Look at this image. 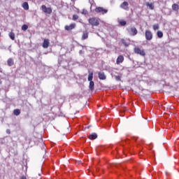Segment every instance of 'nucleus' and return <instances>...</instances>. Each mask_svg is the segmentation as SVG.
Here are the masks:
<instances>
[{
	"label": "nucleus",
	"instance_id": "obj_1",
	"mask_svg": "<svg viewBox=\"0 0 179 179\" xmlns=\"http://www.w3.org/2000/svg\"><path fill=\"white\" fill-rule=\"evenodd\" d=\"M88 22L90 24H91V26H93V27L94 26L97 27L99 26V24H100V20H99V19L94 17L89 18Z\"/></svg>",
	"mask_w": 179,
	"mask_h": 179
},
{
	"label": "nucleus",
	"instance_id": "obj_2",
	"mask_svg": "<svg viewBox=\"0 0 179 179\" xmlns=\"http://www.w3.org/2000/svg\"><path fill=\"white\" fill-rule=\"evenodd\" d=\"M134 51L137 55H141V57H145L146 52L143 49H141L139 47H135Z\"/></svg>",
	"mask_w": 179,
	"mask_h": 179
},
{
	"label": "nucleus",
	"instance_id": "obj_3",
	"mask_svg": "<svg viewBox=\"0 0 179 179\" xmlns=\"http://www.w3.org/2000/svg\"><path fill=\"white\" fill-rule=\"evenodd\" d=\"M41 9L43 13H46L47 15H51L52 13V8L51 7H47L45 5H42Z\"/></svg>",
	"mask_w": 179,
	"mask_h": 179
},
{
	"label": "nucleus",
	"instance_id": "obj_4",
	"mask_svg": "<svg viewBox=\"0 0 179 179\" xmlns=\"http://www.w3.org/2000/svg\"><path fill=\"white\" fill-rule=\"evenodd\" d=\"M95 12L96 13H101V15H106V13H108V10L103 7H96L95 8Z\"/></svg>",
	"mask_w": 179,
	"mask_h": 179
},
{
	"label": "nucleus",
	"instance_id": "obj_5",
	"mask_svg": "<svg viewBox=\"0 0 179 179\" xmlns=\"http://www.w3.org/2000/svg\"><path fill=\"white\" fill-rule=\"evenodd\" d=\"M128 33H129L131 36H136L138 34V29H136V27H131L130 28H128L127 29Z\"/></svg>",
	"mask_w": 179,
	"mask_h": 179
},
{
	"label": "nucleus",
	"instance_id": "obj_6",
	"mask_svg": "<svg viewBox=\"0 0 179 179\" xmlns=\"http://www.w3.org/2000/svg\"><path fill=\"white\" fill-rule=\"evenodd\" d=\"M145 39L148 41H150V40L153 38V34L150 30H145Z\"/></svg>",
	"mask_w": 179,
	"mask_h": 179
},
{
	"label": "nucleus",
	"instance_id": "obj_7",
	"mask_svg": "<svg viewBox=\"0 0 179 179\" xmlns=\"http://www.w3.org/2000/svg\"><path fill=\"white\" fill-rule=\"evenodd\" d=\"M76 27V24L72 23L70 25H66L64 27V29L67 31H71V30H73Z\"/></svg>",
	"mask_w": 179,
	"mask_h": 179
},
{
	"label": "nucleus",
	"instance_id": "obj_8",
	"mask_svg": "<svg viewBox=\"0 0 179 179\" xmlns=\"http://www.w3.org/2000/svg\"><path fill=\"white\" fill-rule=\"evenodd\" d=\"M120 8L124 10H129V3L127 1H124L120 4Z\"/></svg>",
	"mask_w": 179,
	"mask_h": 179
},
{
	"label": "nucleus",
	"instance_id": "obj_9",
	"mask_svg": "<svg viewBox=\"0 0 179 179\" xmlns=\"http://www.w3.org/2000/svg\"><path fill=\"white\" fill-rule=\"evenodd\" d=\"M98 76H99V79H100V80H106L107 79V76H106L104 72H99L98 73Z\"/></svg>",
	"mask_w": 179,
	"mask_h": 179
},
{
	"label": "nucleus",
	"instance_id": "obj_10",
	"mask_svg": "<svg viewBox=\"0 0 179 179\" xmlns=\"http://www.w3.org/2000/svg\"><path fill=\"white\" fill-rule=\"evenodd\" d=\"M124 62V56L119 55L116 59L117 65H120V64H122Z\"/></svg>",
	"mask_w": 179,
	"mask_h": 179
},
{
	"label": "nucleus",
	"instance_id": "obj_11",
	"mask_svg": "<svg viewBox=\"0 0 179 179\" xmlns=\"http://www.w3.org/2000/svg\"><path fill=\"white\" fill-rule=\"evenodd\" d=\"M50 47V40L49 39H44L43 43V48H48Z\"/></svg>",
	"mask_w": 179,
	"mask_h": 179
},
{
	"label": "nucleus",
	"instance_id": "obj_12",
	"mask_svg": "<svg viewBox=\"0 0 179 179\" xmlns=\"http://www.w3.org/2000/svg\"><path fill=\"white\" fill-rule=\"evenodd\" d=\"M7 64H8V66H13V65H15V62L13 61V59L9 58L7 60Z\"/></svg>",
	"mask_w": 179,
	"mask_h": 179
},
{
	"label": "nucleus",
	"instance_id": "obj_13",
	"mask_svg": "<svg viewBox=\"0 0 179 179\" xmlns=\"http://www.w3.org/2000/svg\"><path fill=\"white\" fill-rule=\"evenodd\" d=\"M89 139H90L91 141H94V139H97V134L92 133L90 134Z\"/></svg>",
	"mask_w": 179,
	"mask_h": 179
},
{
	"label": "nucleus",
	"instance_id": "obj_14",
	"mask_svg": "<svg viewBox=\"0 0 179 179\" xmlns=\"http://www.w3.org/2000/svg\"><path fill=\"white\" fill-rule=\"evenodd\" d=\"M22 8L23 9H24V10H29V3L27 2H24L22 3Z\"/></svg>",
	"mask_w": 179,
	"mask_h": 179
},
{
	"label": "nucleus",
	"instance_id": "obj_15",
	"mask_svg": "<svg viewBox=\"0 0 179 179\" xmlns=\"http://www.w3.org/2000/svg\"><path fill=\"white\" fill-rule=\"evenodd\" d=\"M89 38V33L87 31L83 32L82 36V40H86Z\"/></svg>",
	"mask_w": 179,
	"mask_h": 179
},
{
	"label": "nucleus",
	"instance_id": "obj_16",
	"mask_svg": "<svg viewBox=\"0 0 179 179\" xmlns=\"http://www.w3.org/2000/svg\"><path fill=\"white\" fill-rule=\"evenodd\" d=\"M172 9H173V10L178 11V10H179V5L177 4V3H173L172 5Z\"/></svg>",
	"mask_w": 179,
	"mask_h": 179
},
{
	"label": "nucleus",
	"instance_id": "obj_17",
	"mask_svg": "<svg viewBox=\"0 0 179 179\" xmlns=\"http://www.w3.org/2000/svg\"><path fill=\"white\" fill-rule=\"evenodd\" d=\"M90 90H91L92 92L94 90V82L90 81V85H89Z\"/></svg>",
	"mask_w": 179,
	"mask_h": 179
},
{
	"label": "nucleus",
	"instance_id": "obj_18",
	"mask_svg": "<svg viewBox=\"0 0 179 179\" xmlns=\"http://www.w3.org/2000/svg\"><path fill=\"white\" fill-rule=\"evenodd\" d=\"M121 41H122V43L123 44V45H124V47H129V42H127V40L122 39Z\"/></svg>",
	"mask_w": 179,
	"mask_h": 179
},
{
	"label": "nucleus",
	"instance_id": "obj_19",
	"mask_svg": "<svg viewBox=\"0 0 179 179\" xmlns=\"http://www.w3.org/2000/svg\"><path fill=\"white\" fill-rule=\"evenodd\" d=\"M88 80L89 82H93V73H90L88 75Z\"/></svg>",
	"mask_w": 179,
	"mask_h": 179
},
{
	"label": "nucleus",
	"instance_id": "obj_20",
	"mask_svg": "<svg viewBox=\"0 0 179 179\" xmlns=\"http://www.w3.org/2000/svg\"><path fill=\"white\" fill-rule=\"evenodd\" d=\"M14 115H20V109H15L13 110Z\"/></svg>",
	"mask_w": 179,
	"mask_h": 179
},
{
	"label": "nucleus",
	"instance_id": "obj_21",
	"mask_svg": "<svg viewBox=\"0 0 179 179\" xmlns=\"http://www.w3.org/2000/svg\"><path fill=\"white\" fill-rule=\"evenodd\" d=\"M157 37H158L159 38H162V37H163V31H158L157 32Z\"/></svg>",
	"mask_w": 179,
	"mask_h": 179
},
{
	"label": "nucleus",
	"instance_id": "obj_22",
	"mask_svg": "<svg viewBox=\"0 0 179 179\" xmlns=\"http://www.w3.org/2000/svg\"><path fill=\"white\" fill-rule=\"evenodd\" d=\"M153 30L155 31H156V30H159V29L160 28L159 24H155L152 26Z\"/></svg>",
	"mask_w": 179,
	"mask_h": 179
},
{
	"label": "nucleus",
	"instance_id": "obj_23",
	"mask_svg": "<svg viewBox=\"0 0 179 179\" xmlns=\"http://www.w3.org/2000/svg\"><path fill=\"white\" fill-rule=\"evenodd\" d=\"M146 5H147V6H149L150 9H151L152 10H153V9H155V6L153 5V3H147Z\"/></svg>",
	"mask_w": 179,
	"mask_h": 179
},
{
	"label": "nucleus",
	"instance_id": "obj_24",
	"mask_svg": "<svg viewBox=\"0 0 179 179\" xmlns=\"http://www.w3.org/2000/svg\"><path fill=\"white\" fill-rule=\"evenodd\" d=\"M9 37L11 38L13 41L15 40V33L13 32H10L9 33Z\"/></svg>",
	"mask_w": 179,
	"mask_h": 179
},
{
	"label": "nucleus",
	"instance_id": "obj_25",
	"mask_svg": "<svg viewBox=\"0 0 179 179\" xmlns=\"http://www.w3.org/2000/svg\"><path fill=\"white\" fill-rule=\"evenodd\" d=\"M27 29H29V26H27V24H23L22 26V30H24V31H26V30H27Z\"/></svg>",
	"mask_w": 179,
	"mask_h": 179
},
{
	"label": "nucleus",
	"instance_id": "obj_26",
	"mask_svg": "<svg viewBox=\"0 0 179 179\" xmlns=\"http://www.w3.org/2000/svg\"><path fill=\"white\" fill-rule=\"evenodd\" d=\"M72 19H73V20L74 22H76V20H78V19H79V15H73Z\"/></svg>",
	"mask_w": 179,
	"mask_h": 179
},
{
	"label": "nucleus",
	"instance_id": "obj_27",
	"mask_svg": "<svg viewBox=\"0 0 179 179\" xmlns=\"http://www.w3.org/2000/svg\"><path fill=\"white\" fill-rule=\"evenodd\" d=\"M120 26H125L127 24V21L121 20L120 21Z\"/></svg>",
	"mask_w": 179,
	"mask_h": 179
},
{
	"label": "nucleus",
	"instance_id": "obj_28",
	"mask_svg": "<svg viewBox=\"0 0 179 179\" xmlns=\"http://www.w3.org/2000/svg\"><path fill=\"white\" fill-rule=\"evenodd\" d=\"M115 80L120 82L121 80V76H115Z\"/></svg>",
	"mask_w": 179,
	"mask_h": 179
},
{
	"label": "nucleus",
	"instance_id": "obj_29",
	"mask_svg": "<svg viewBox=\"0 0 179 179\" xmlns=\"http://www.w3.org/2000/svg\"><path fill=\"white\" fill-rule=\"evenodd\" d=\"M81 13H82L83 15H86V14L87 13V10H83V11L81 12Z\"/></svg>",
	"mask_w": 179,
	"mask_h": 179
},
{
	"label": "nucleus",
	"instance_id": "obj_30",
	"mask_svg": "<svg viewBox=\"0 0 179 179\" xmlns=\"http://www.w3.org/2000/svg\"><path fill=\"white\" fill-rule=\"evenodd\" d=\"M6 134H8V135H10V129H8L6 131Z\"/></svg>",
	"mask_w": 179,
	"mask_h": 179
},
{
	"label": "nucleus",
	"instance_id": "obj_31",
	"mask_svg": "<svg viewBox=\"0 0 179 179\" xmlns=\"http://www.w3.org/2000/svg\"><path fill=\"white\" fill-rule=\"evenodd\" d=\"M20 179H27V178L26 177V176H22L20 177Z\"/></svg>",
	"mask_w": 179,
	"mask_h": 179
},
{
	"label": "nucleus",
	"instance_id": "obj_32",
	"mask_svg": "<svg viewBox=\"0 0 179 179\" xmlns=\"http://www.w3.org/2000/svg\"><path fill=\"white\" fill-rule=\"evenodd\" d=\"M85 52L83 51V50H80L79 51V54L80 55H82V54H83Z\"/></svg>",
	"mask_w": 179,
	"mask_h": 179
},
{
	"label": "nucleus",
	"instance_id": "obj_33",
	"mask_svg": "<svg viewBox=\"0 0 179 179\" xmlns=\"http://www.w3.org/2000/svg\"><path fill=\"white\" fill-rule=\"evenodd\" d=\"M71 2H76V1H78V0H71Z\"/></svg>",
	"mask_w": 179,
	"mask_h": 179
},
{
	"label": "nucleus",
	"instance_id": "obj_34",
	"mask_svg": "<svg viewBox=\"0 0 179 179\" xmlns=\"http://www.w3.org/2000/svg\"><path fill=\"white\" fill-rule=\"evenodd\" d=\"M0 36H1V33H0Z\"/></svg>",
	"mask_w": 179,
	"mask_h": 179
}]
</instances>
